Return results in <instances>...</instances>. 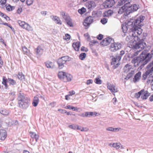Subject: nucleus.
I'll return each instance as SVG.
<instances>
[{"mask_svg":"<svg viewBox=\"0 0 153 153\" xmlns=\"http://www.w3.org/2000/svg\"><path fill=\"white\" fill-rule=\"evenodd\" d=\"M111 43L109 47V49L111 51L115 52L121 47V45L120 43L112 42Z\"/></svg>","mask_w":153,"mask_h":153,"instance_id":"nucleus-12","label":"nucleus"},{"mask_svg":"<svg viewBox=\"0 0 153 153\" xmlns=\"http://www.w3.org/2000/svg\"><path fill=\"white\" fill-rule=\"evenodd\" d=\"M71 38L70 35L66 33L65 34V37L64 38L65 39L67 40H69Z\"/></svg>","mask_w":153,"mask_h":153,"instance_id":"nucleus-54","label":"nucleus"},{"mask_svg":"<svg viewBox=\"0 0 153 153\" xmlns=\"http://www.w3.org/2000/svg\"><path fill=\"white\" fill-rule=\"evenodd\" d=\"M131 36L130 35L128 36L126 38V40L129 42V43H133V45L134 44L135 42L138 40L139 39H140L139 35L137 34V33L134 34L135 31L132 29Z\"/></svg>","mask_w":153,"mask_h":153,"instance_id":"nucleus-6","label":"nucleus"},{"mask_svg":"<svg viewBox=\"0 0 153 153\" xmlns=\"http://www.w3.org/2000/svg\"><path fill=\"white\" fill-rule=\"evenodd\" d=\"M69 56H67L59 58L57 61L59 68L62 69L65 67L66 65V62L69 61Z\"/></svg>","mask_w":153,"mask_h":153,"instance_id":"nucleus-7","label":"nucleus"},{"mask_svg":"<svg viewBox=\"0 0 153 153\" xmlns=\"http://www.w3.org/2000/svg\"><path fill=\"white\" fill-rule=\"evenodd\" d=\"M39 102V98L36 97H34L33 101L32 104L33 105L34 107H36L38 105Z\"/></svg>","mask_w":153,"mask_h":153,"instance_id":"nucleus-32","label":"nucleus"},{"mask_svg":"<svg viewBox=\"0 0 153 153\" xmlns=\"http://www.w3.org/2000/svg\"><path fill=\"white\" fill-rule=\"evenodd\" d=\"M86 11V9L84 7H82L81 9H79L78 11L79 13L82 14L85 12Z\"/></svg>","mask_w":153,"mask_h":153,"instance_id":"nucleus-46","label":"nucleus"},{"mask_svg":"<svg viewBox=\"0 0 153 153\" xmlns=\"http://www.w3.org/2000/svg\"><path fill=\"white\" fill-rule=\"evenodd\" d=\"M126 15L129 14L130 13L133 12L132 5L130 4V2H127L125 4Z\"/></svg>","mask_w":153,"mask_h":153,"instance_id":"nucleus-17","label":"nucleus"},{"mask_svg":"<svg viewBox=\"0 0 153 153\" xmlns=\"http://www.w3.org/2000/svg\"><path fill=\"white\" fill-rule=\"evenodd\" d=\"M93 80L92 79H89L87 81L86 84L87 85H89L90 84L92 83Z\"/></svg>","mask_w":153,"mask_h":153,"instance_id":"nucleus-63","label":"nucleus"},{"mask_svg":"<svg viewBox=\"0 0 153 153\" xmlns=\"http://www.w3.org/2000/svg\"><path fill=\"white\" fill-rule=\"evenodd\" d=\"M106 130L107 131L113 132V128L111 127H108L106 128Z\"/></svg>","mask_w":153,"mask_h":153,"instance_id":"nucleus-57","label":"nucleus"},{"mask_svg":"<svg viewBox=\"0 0 153 153\" xmlns=\"http://www.w3.org/2000/svg\"><path fill=\"white\" fill-rule=\"evenodd\" d=\"M33 1V0H26V4L27 5H30L32 4Z\"/></svg>","mask_w":153,"mask_h":153,"instance_id":"nucleus-51","label":"nucleus"},{"mask_svg":"<svg viewBox=\"0 0 153 153\" xmlns=\"http://www.w3.org/2000/svg\"><path fill=\"white\" fill-rule=\"evenodd\" d=\"M93 114H96V112H86L85 113H82L79 114V115L83 117H90V116H92Z\"/></svg>","mask_w":153,"mask_h":153,"instance_id":"nucleus-22","label":"nucleus"},{"mask_svg":"<svg viewBox=\"0 0 153 153\" xmlns=\"http://www.w3.org/2000/svg\"><path fill=\"white\" fill-rule=\"evenodd\" d=\"M45 64L47 68H53L54 66L53 62L49 61L45 62Z\"/></svg>","mask_w":153,"mask_h":153,"instance_id":"nucleus-25","label":"nucleus"},{"mask_svg":"<svg viewBox=\"0 0 153 153\" xmlns=\"http://www.w3.org/2000/svg\"><path fill=\"white\" fill-rule=\"evenodd\" d=\"M76 129L80 130L81 131H84V128H83L81 126L79 127L77 125Z\"/></svg>","mask_w":153,"mask_h":153,"instance_id":"nucleus-58","label":"nucleus"},{"mask_svg":"<svg viewBox=\"0 0 153 153\" xmlns=\"http://www.w3.org/2000/svg\"><path fill=\"white\" fill-rule=\"evenodd\" d=\"M90 42L89 43V45L90 47V48H91L92 50V52H94L93 47L95 46V45L96 44V41H95L94 40H91H91L89 41Z\"/></svg>","mask_w":153,"mask_h":153,"instance_id":"nucleus-33","label":"nucleus"},{"mask_svg":"<svg viewBox=\"0 0 153 153\" xmlns=\"http://www.w3.org/2000/svg\"><path fill=\"white\" fill-rule=\"evenodd\" d=\"M18 23L19 25L23 29L28 31L33 30L32 27L28 23H26L25 22L19 20L18 21Z\"/></svg>","mask_w":153,"mask_h":153,"instance_id":"nucleus-11","label":"nucleus"},{"mask_svg":"<svg viewBox=\"0 0 153 153\" xmlns=\"http://www.w3.org/2000/svg\"><path fill=\"white\" fill-rule=\"evenodd\" d=\"M61 14L63 18L66 21L67 24L70 27H73L72 20L70 16L63 12H61Z\"/></svg>","mask_w":153,"mask_h":153,"instance_id":"nucleus-10","label":"nucleus"},{"mask_svg":"<svg viewBox=\"0 0 153 153\" xmlns=\"http://www.w3.org/2000/svg\"><path fill=\"white\" fill-rule=\"evenodd\" d=\"M17 100L19 107L22 109H26L30 105V99L23 93L19 94Z\"/></svg>","mask_w":153,"mask_h":153,"instance_id":"nucleus-3","label":"nucleus"},{"mask_svg":"<svg viewBox=\"0 0 153 153\" xmlns=\"http://www.w3.org/2000/svg\"><path fill=\"white\" fill-rule=\"evenodd\" d=\"M117 58H113L112 59V62H111V64L112 65H114L116 63V59Z\"/></svg>","mask_w":153,"mask_h":153,"instance_id":"nucleus-56","label":"nucleus"},{"mask_svg":"<svg viewBox=\"0 0 153 153\" xmlns=\"http://www.w3.org/2000/svg\"><path fill=\"white\" fill-rule=\"evenodd\" d=\"M103 37V35L101 34H99L97 37V39L100 40H101L102 39Z\"/></svg>","mask_w":153,"mask_h":153,"instance_id":"nucleus-59","label":"nucleus"},{"mask_svg":"<svg viewBox=\"0 0 153 153\" xmlns=\"http://www.w3.org/2000/svg\"><path fill=\"white\" fill-rule=\"evenodd\" d=\"M85 6L88 9L91 10L94 8L96 6V4L94 1H89L85 4Z\"/></svg>","mask_w":153,"mask_h":153,"instance_id":"nucleus-18","label":"nucleus"},{"mask_svg":"<svg viewBox=\"0 0 153 153\" xmlns=\"http://www.w3.org/2000/svg\"><path fill=\"white\" fill-rule=\"evenodd\" d=\"M92 15L93 16H90L87 17L84 20L83 22V25L84 26L86 27V28H87L93 22L94 17H95L96 15V12L94 11L92 12Z\"/></svg>","mask_w":153,"mask_h":153,"instance_id":"nucleus-8","label":"nucleus"},{"mask_svg":"<svg viewBox=\"0 0 153 153\" xmlns=\"http://www.w3.org/2000/svg\"><path fill=\"white\" fill-rule=\"evenodd\" d=\"M84 36L86 38V39H87V41H90L91 40V39L88 33H85L84 34Z\"/></svg>","mask_w":153,"mask_h":153,"instance_id":"nucleus-49","label":"nucleus"},{"mask_svg":"<svg viewBox=\"0 0 153 153\" xmlns=\"http://www.w3.org/2000/svg\"><path fill=\"white\" fill-rule=\"evenodd\" d=\"M131 1V0H121L119 1L118 4L121 6L123 4H125L127 2H130Z\"/></svg>","mask_w":153,"mask_h":153,"instance_id":"nucleus-35","label":"nucleus"},{"mask_svg":"<svg viewBox=\"0 0 153 153\" xmlns=\"http://www.w3.org/2000/svg\"><path fill=\"white\" fill-rule=\"evenodd\" d=\"M86 56V54L85 53H81L79 55V59L82 60H84Z\"/></svg>","mask_w":153,"mask_h":153,"instance_id":"nucleus-44","label":"nucleus"},{"mask_svg":"<svg viewBox=\"0 0 153 153\" xmlns=\"http://www.w3.org/2000/svg\"><path fill=\"white\" fill-rule=\"evenodd\" d=\"M5 6L6 9L8 11H11L15 8L14 7L12 6L9 4L8 6H7L6 4Z\"/></svg>","mask_w":153,"mask_h":153,"instance_id":"nucleus-41","label":"nucleus"},{"mask_svg":"<svg viewBox=\"0 0 153 153\" xmlns=\"http://www.w3.org/2000/svg\"><path fill=\"white\" fill-rule=\"evenodd\" d=\"M80 45V43L79 42H77L74 43L72 46L75 51H78L79 50V48Z\"/></svg>","mask_w":153,"mask_h":153,"instance_id":"nucleus-29","label":"nucleus"},{"mask_svg":"<svg viewBox=\"0 0 153 153\" xmlns=\"http://www.w3.org/2000/svg\"><path fill=\"white\" fill-rule=\"evenodd\" d=\"M143 90V93L141 95V97L142 99L146 100L147 98L149 96L150 94L147 91H144V90Z\"/></svg>","mask_w":153,"mask_h":153,"instance_id":"nucleus-26","label":"nucleus"},{"mask_svg":"<svg viewBox=\"0 0 153 153\" xmlns=\"http://www.w3.org/2000/svg\"><path fill=\"white\" fill-rule=\"evenodd\" d=\"M152 53L150 54L147 51H144L140 55L139 57L134 58L132 60L131 62L133 64L134 67L140 66L142 69L150 60L152 56Z\"/></svg>","mask_w":153,"mask_h":153,"instance_id":"nucleus-1","label":"nucleus"},{"mask_svg":"<svg viewBox=\"0 0 153 153\" xmlns=\"http://www.w3.org/2000/svg\"><path fill=\"white\" fill-rule=\"evenodd\" d=\"M107 19L105 18H103L101 20V22L103 24H105L107 22Z\"/></svg>","mask_w":153,"mask_h":153,"instance_id":"nucleus-53","label":"nucleus"},{"mask_svg":"<svg viewBox=\"0 0 153 153\" xmlns=\"http://www.w3.org/2000/svg\"><path fill=\"white\" fill-rule=\"evenodd\" d=\"M18 77L19 79L22 80L24 78V75L22 73H19L18 75Z\"/></svg>","mask_w":153,"mask_h":153,"instance_id":"nucleus-45","label":"nucleus"},{"mask_svg":"<svg viewBox=\"0 0 153 153\" xmlns=\"http://www.w3.org/2000/svg\"><path fill=\"white\" fill-rule=\"evenodd\" d=\"M109 146L117 149H123V146L119 143H111L109 144Z\"/></svg>","mask_w":153,"mask_h":153,"instance_id":"nucleus-16","label":"nucleus"},{"mask_svg":"<svg viewBox=\"0 0 153 153\" xmlns=\"http://www.w3.org/2000/svg\"><path fill=\"white\" fill-rule=\"evenodd\" d=\"M51 17L57 24L62 25V22L59 18L56 16H51Z\"/></svg>","mask_w":153,"mask_h":153,"instance_id":"nucleus-23","label":"nucleus"},{"mask_svg":"<svg viewBox=\"0 0 153 153\" xmlns=\"http://www.w3.org/2000/svg\"><path fill=\"white\" fill-rule=\"evenodd\" d=\"M114 41V39L112 38L108 37L104 39L100 42V45L103 46H105L108 45Z\"/></svg>","mask_w":153,"mask_h":153,"instance_id":"nucleus-13","label":"nucleus"},{"mask_svg":"<svg viewBox=\"0 0 153 153\" xmlns=\"http://www.w3.org/2000/svg\"><path fill=\"white\" fill-rule=\"evenodd\" d=\"M114 4V0H106L103 3V5L105 8L111 7Z\"/></svg>","mask_w":153,"mask_h":153,"instance_id":"nucleus-15","label":"nucleus"},{"mask_svg":"<svg viewBox=\"0 0 153 153\" xmlns=\"http://www.w3.org/2000/svg\"><path fill=\"white\" fill-rule=\"evenodd\" d=\"M58 76L59 78L65 82L71 81L72 77L70 74L62 71L58 73Z\"/></svg>","mask_w":153,"mask_h":153,"instance_id":"nucleus-5","label":"nucleus"},{"mask_svg":"<svg viewBox=\"0 0 153 153\" xmlns=\"http://www.w3.org/2000/svg\"><path fill=\"white\" fill-rule=\"evenodd\" d=\"M10 111L9 110L5 109L0 108V113L4 116L8 115L10 114Z\"/></svg>","mask_w":153,"mask_h":153,"instance_id":"nucleus-24","label":"nucleus"},{"mask_svg":"<svg viewBox=\"0 0 153 153\" xmlns=\"http://www.w3.org/2000/svg\"><path fill=\"white\" fill-rule=\"evenodd\" d=\"M15 93L16 92H15L12 91H11L9 93V96L10 97H11V100H13L14 99L16 96Z\"/></svg>","mask_w":153,"mask_h":153,"instance_id":"nucleus-42","label":"nucleus"},{"mask_svg":"<svg viewBox=\"0 0 153 153\" xmlns=\"http://www.w3.org/2000/svg\"><path fill=\"white\" fill-rule=\"evenodd\" d=\"M22 11V9L21 7L19 8L17 10V13L20 14Z\"/></svg>","mask_w":153,"mask_h":153,"instance_id":"nucleus-64","label":"nucleus"},{"mask_svg":"<svg viewBox=\"0 0 153 153\" xmlns=\"http://www.w3.org/2000/svg\"><path fill=\"white\" fill-rule=\"evenodd\" d=\"M113 13V11L111 10H108L104 13V16L108 17L111 15Z\"/></svg>","mask_w":153,"mask_h":153,"instance_id":"nucleus-37","label":"nucleus"},{"mask_svg":"<svg viewBox=\"0 0 153 153\" xmlns=\"http://www.w3.org/2000/svg\"><path fill=\"white\" fill-rule=\"evenodd\" d=\"M7 0H0V2L2 5H4L6 3Z\"/></svg>","mask_w":153,"mask_h":153,"instance_id":"nucleus-60","label":"nucleus"},{"mask_svg":"<svg viewBox=\"0 0 153 153\" xmlns=\"http://www.w3.org/2000/svg\"><path fill=\"white\" fill-rule=\"evenodd\" d=\"M141 73L139 71L136 74L133 78V81L134 83L138 82L141 78Z\"/></svg>","mask_w":153,"mask_h":153,"instance_id":"nucleus-19","label":"nucleus"},{"mask_svg":"<svg viewBox=\"0 0 153 153\" xmlns=\"http://www.w3.org/2000/svg\"><path fill=\"white\" fill-rule=\"evenodd\" d=\"M77 125L75 124L71 125L69 126V128L74 130L76 129Z\"/></svg>","mask_w":153,"mask_h":153,"instance_id":"nucleus-48","label":"nucleus"},{"mask_svg":"<svg viewBox=\"0 0 153 153\" xmlns=\"http://www.w3.org/2000/svg\"><path fill=\"white\" fill-rule=\"evenodd\" d=\"M43 49L40 46H38L35 49V52L37 56H39L43 53Z\"/></svg>","mask_w":153,"mask_h":153,"instance_id":"nucleus-20","label":"nucleus"},{"mask_svg":"<svg viewBox=\"0 0 153 153\" xmlns=\"http://www.w3.org/2000/svg\"><path fill=\"white\" fill-rule=\"evenodd\" d=\"M100 77V78H96V84H100L102 83V81L101 80Z\"/></svg>","mask_w":153,"mask_h":153,"instance_id":"nucleus-52","label":"nucleus"},{"mask_svg":"<svg viewBox=\"0 0 153 153\" xmlns=\"http://www.w3.org/2000/svg\"><path fill=\"white\" fill-rule=\"evenodd\" d=\"M138 6L134 4L132 5V10L133 12L137 11L138 9Z\"/></svg>","mask_w":153,"mask_h":153,"instance_id":"nucleus-47","label":"nucleus"},{"mask_svg":"<svg viewBox=\"0 0 153 153\" xmlns=\"http://www.w3.org/2000/svg\"><path fill=\"white\" fill-rule=\"evenodd\" d=\"M8 82L11 85L14 86L16 85V82L14 79L11 78H8Z\"/></svg>","mask_w":153,"mask_h":153,"instance_id":"nucleus-34","label":"nucleus"},{"mask_svg":"<svg viewBox=\"0 0 153 153\" xmlns=\"http://www.w3.org/2000/svg\"><path fill=\"white\" fill-rule=\"evenodd\" d=\"M122 31L124 33V35H125V33H126L127 31L128 30V27H127V25H122Z\"/></svg>","mask_w":153,"mask_h":153,"instance_id":"nucleus-40","label":"nucleus"},{"mask_svg":"<svg viewBox=\"0 0 153 153\" xmlns=\"http://www.w3.org/2000/svg\"><path fill=\"white\" fill-rule=\"evenodd\" d=\"M30 136L33 139H34L35 140L36 142H37L38 141V140L39 139V136L34 132H30Z\"/></svg>","mask_w":153,"mask_h":153,"instance_id":"nucleus-30","label":"nucleus"},{"mask_svg":"<svg viewBox=\"0 0 153 153\" xmlns=\"http://www.w3.org/2000/svg\"><path fill=\"white\" fill-rule=\"evenodd\" d=\"M107 88L112 93H115L118 91L117 88L113 84H111L109 82L107 83Z\"/></svg>","mask_w":153,"mask_h":153,"instance_id":"nucleus-14","label":"nucleus"},{"mask_svg":"<svg viewBox=\"0 0 153 153\" xmlns=\"http://www.w3.org/2000/svg\"><path fill=\"white\" fill-rule=\"evenodd\" d=\"M66 109H72L74 111H77L78 109L77 107H74L70 105L66 106L65 108Z\"/></svg>","mask_w":153,"mask_h":153,"instance_id":"nucleus-39","label":"nucleus"},{"mask_svg":"<svg viewBox=\"0 0 153 153\" xmlns=\"http://www.w3.org/2000/svg\"><path fill=\"white\" fill-rule=\"evenodd\" d=\"M140 39L135 42L134 44L131 45L132 47H134L137 50V51L139 52L142 50L146 46V43L143 42V38L141 37L140 35L139 36Z\"/></svg>","mask_w":153,"mask_h":153,"instance_id":"nucleus-4","label":"nucleus"},{"mask_svg":"<svg viewBox=\"0 0 153 153\" xmlns=\"http://www.w3.org/2000/svg\"><path fill=\"white\" fill-rule=\"evenodd\" d=\"M145 17L143 16H140L137 17L132 23L133 27L132 29L135 31L134 33H137L139 36L141 35L142 32V30L140 27L142 25H143L142 22L144 20Z\"/></svg>","mask_w":153,"mask_h":153,"instance_id":"nucleus-2","label":"nucleus"},{"mask_svg":"<svg viewBox=\"0 0 153 153\" xmlns=\"http://www.w3.org/2000/svg\"><path fill=\"white\" fill-rule=\"evenodd\" d=\"M81 51H82L87 52L88 51V49L85 47L82 46L81 48Z\"/></svg>","mask_w":153,"mask_h":153,"instance_id":"nucleus-55","label":"nucleus"},{"mask_svg":"<svg viewBox=\"0 0 153 153\" xmlns=\"http://www.w3.org/2000/svg\"><path fill=\"white\" fill-rule=\"evenodd\" d=\"M132 69V66L128 64L126 65L123 68L124 71L125 72L128 73Z\"/></svg>","mask_w":153,"mask_h":153,"instance_id":"nucleus-27","label":"nucleus"},{"mask_svg":"<svg viewBox=\"0 0 153 153\" xmlns=\"http://www.w3.org/2000/svg\"><path fill=\"white\" fill-rule=\"evenodd\" d=\"M7 137V132L4 129H0V140H4Z\"/></svg>","mask_w":153,"mask_h":153,"instance_id":"nucleus-21","label":"nucleus"},{"mask_svg":"<svg viewBox=\"0 0 153 153\" xmlns=\"http://www.w3.org/2000/svg\"><path fill=\"white\" fill-rule=\"evenodd\" d=\"M75 94V91L73 90L70 91L69 92V94L70 96H72V95L74 94Z\"/></svg>","mask_w":153,"mask_h":153,"instance_id":"nucleus-62","label":"nucleus"},{"mask_svg":"<svg viewBox=\"0 0 153 153\" xmlns=\"http://www.w3.org/2000/svg\"><path fill=\"white\" fill-rule=\"evenodd\" d=\"M134 70H131V71L129 73H128L126 77L125 78V79L127 80L129 79L134 74Z\"/></svg>","mask_w":153,"mask_h":153,"instance_id":"nucleus-38","label":"nucleus"},{"mask_svg":"<svg viewBox=\"0 0 153 153\" xmlns=\"http://www.w3.org/2000/svg\"><path fill=\"white\" fill-rule=\"evenodd\" d=\"M125 12L126 13V11L125 8V5L122 6L120 8L118 11V13L119 14H122L123 13Z\"/></svg>","mask_w":153,"mask_h":153,"instance_id":"nucleus-36","label":"nucleus"},{"mask_svg":"<svg viewBox=\"0 0 153 153\" xmlns=\"http://www.w3.org/2000/svg\"><path fill=\"white\" fill-rule=\"evenodd\" d=\"M153 77H149L148 78L147 82L148 84H149V83H151V82H153Z\"/></svg>","mask_w":153,"mask_h":153,"instance_id":"nucleus-50","label":"nucleus"},{"mask_svg":"<svg viewBox=\"0 0 153 153\" xmlns=\"http://www.w3.org/2000/svg\"><path fill=\"white\" fill-rule=\"evenodd\" d=\"M147 69L146 72L143 75V79H145L147 77V76L153 71V61L147 66Z\"/></svg>","mask_w":153,"mask_h":153,"instance_id":"nucleus-9","label":"nucleus"},{"mask_svg":"<svg viewBox=\"0 0 153 153\" xmlns=\"http://www.w3.org/2000/svg\"><path fill=\"white\" fill-rule=\"evenodd\" d=\"M22 49L24 54H26L29 56H31V53L30 52V51L28 50L26 47H22Z\"/></svg>","mask_w":153,"mask_h":153,"instance_id":"nucleus-28","label":"nucleus"},{"mask_svg":"<svg viewBox=\"0 0 153 153\" xmlns=\"http://www.w3.org/2000/svg\"><path fill=\"white\" fill-rule=\"evenodd\" d=\"M114 65L113 66V68H116L118 66H119L120 65V63L119 62H117V63H116L114 65Z\"/></svg>","mask_w":153,"mask_h":153,"instance_id":"nucleus-61","label":"nucleus"},{"mask_svg":"<svg viewBox=\"0 0 153 153\" xmlns=\"http://www.w3.org/2000/svg\"><path fill=\"white\" fill-rule=\"evenodd\" d=\"M143 90H141L139 92L135 93L134 96L137 98H138L141 96L143 93Z\"/></svg>","mask_w":153,"mask_h":153,"instance_id":"nucleus-43","label":"nucleus"},{"mask_svg":"<svg viewBox=\"0 0 153 153\" xmlns=\"http://www.w3.org/2000/svg\"><path fill=\"white\" fill-rule=\"evenodd\" d=\"M8 79H7L5 76H3L2 79V84L4 85L5 88L7 89L8 86L7 84Z\"/></svg>","mask_w":153,"mask_h":153,"instance_id":"nucleus-31","label":"nucleus"}]
</instances>
